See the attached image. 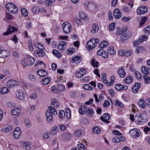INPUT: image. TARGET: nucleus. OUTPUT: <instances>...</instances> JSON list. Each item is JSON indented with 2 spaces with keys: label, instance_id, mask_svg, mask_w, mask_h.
<instances>
[{
  "label": "nucleus",
  "instance_id": "nucleus-1",
  "mask_svg": "<svg viewBox=\"0 0 150 150\" xmlns=\"http://www.w3.org/2000/svg\"><path fill=\"white\" fill-rule=\"evenodd\" d=\"M50 107H48L46 112V116L48 121H52L53 115H54L57 114V112L55 108H58L59 105V103L56 99L52 100Z\"/></svg>",
  "mask_w": 150,
  "mask_h": 150
},
{
  "label": "nucleus",
  "instance_id": "nucleus-2",
  "mask_svg": "<svg viewBox=\"0 0 150 150\" xmlns=\"http://www.w3.org/2000/svg\"><path fill=\"white\" fill-rule=\"evenodd\" d=\"M100 42L98 38H93L87 42L86 46L88 50H90L95 47Z\"/></svg>",
  "mask_w": 150,
  "mask_h": 150
},
{
  "label": "nucleus",
  "instance_id": "nucleus-3",
  "mask_svg": "<svg viewBox=\"0 0 150 150\" xmlns=\"http://www.w3.org/2000/svg\"><path fill=\"white\" fill-rule=\"evenodd\" d=\"M35 62V58L32 57H25L23 61H21L22 64L25 66H29L32 65Z\"/></svg>",
  "mask_w": 150,
  "mask_h": 150
},
{
  "label": "nucleus",
  "instance_id": "nucleus-4",
  "mask_svg": "<svg viewBox=\"0 0 150 150\" xmlns=\"http://www.w3.org/2000/svg\"><path fill=\"white\" fill-rule=\"evenodd\" d=\"M6 9L10 12L15 13L18 11V8L12 3H8L6 6Z\"/></svg>",
  "mask_w": 150,
  "mask_h": 150
},
{
  "label": "nucleus",
  "instance_id": "nucleus-5",
  "mask_svg": "<svg viewBox=\"0 0 150 150\" xmlns=\"http://www.w3.org/2000/svg\"><path fill=\"white\" fill-rule=\"evenodd\" d=\"M63 30L64 33L67 34L69 33L71 30V25L68 22H65L62 25Z\"/></svg>",
  "mask_w": 150,
  "mask_h": 150
},
{
  "label": "nucleus",
  "instance_id": "nucleus-6",
  "mask_svg": "<svg viewBox=\"0 0 150 150\" xmlns=\"http://www.w3.org/2000/svg\"><path fill=\"white\" fill-rule=\"evenodd\" d=\"M129 133L133 138L137 137L140 135V131L138 129H131Z\"/></svg>",
  "mask_w": 150,
  "mask_h": 150
},
{
  "label": "nucleus",
  "instance_id": "nucleus-7",
  "mask_svg": "<svg viewBox=\"0 0 150 150\" xmlns=\"http://www.w3.org/2000/svg\"><path fill=\"white\" fill-rule=\"evenodd\" d=\"M132 52L131 50H121L119 51L118 53L122 56L127 57L131 55Z\"/></svg>",
  "mask_w": 150,
  "mask_h": 150
},
{
  "label": "nucleus",
  "instance_id": "nucleus-8",
  "mask_svg": "<svg viewBox=\"0 0 150 150\" xmlns=\"http://www.w3.org/2000/svg\"><path fill=\"white\" fill-rule=\"evenodd\" d=\"M86 73V70L83 68H81L80 70L76 71L75 73V76L77 78L82 77Z\"/></svg>",
  "mask_w": 150,
  "mask_h": 150
},
{
  "label": "nucleus",
  "instance_id": "nucleus-9",
  "mask_svg": "<svg viewBox=\"0 0 150 150\" xmlns=\"http://www.w3.org/2000/svg\"><path fill=\"white\" fill-rule=\"evenodd\" d=\"M145 115L144 114H140L139 115H136L135 117L136 122L138 123L141 122H144L146 121V118H144Z\"/></svg>",
  "mask_w": 150,
  "mask_h": 150
},
{
  "label": "nucleus",
  "instance_id": "nucleus-10",
  "mask_svg": "<svg viewBox=\"0 0 150 150\" xmlns=\"http://www.w3.org/2000/svg\"><path fill=\"white\" fill-rule=\"evenodd\" d=\"M19 85L18 81L13 79L9 80L7 83V85L9 88H12L17 86Z\"/></svg>",
  "mask_w": 150,
  "mask_h": 150
},
{
  "label": "nucleus",
  "instance_id": "nucleus-11",
  "mask_svg": "<svg viewBox=\"0 0 150 150\" xmlns=\"http://www.w3.org/2000/svg\"><path fill=\"white\" fill-rule=\"evenodd\" d=\"M13 133V137L14 138L16 139H19L21 134L20 128L19 127H16Z\"/></svg>",
  "mask_w": 150,
  "mask_h": 150
},
{
  "label": "nucleus",
  "instance_id": "nucleus-12",
  "mask_svg": "<svg viewBox=\"0 0 150 150\" xmlns=\"http://www.w3.org/2000/svg\"><path fill=\"white\" fill-rule=\"evenodd\" d=\"M17 29L11 26H9L8 30L5 32L4 33L3 35H8L13 32H15L17 31Z\"/></svg>",
  "mask_w": 150,
  "mask_h": 150
},
{
  "label": "nucleus",
  "instance_id": "nucleus-13",
  "mask_svg": "<svg viewBox=\"0 0 150 150\" xmlns=\"http://www.w3.org/2000/svg\"><path fill=\"white\" fill-rule=\"evenodd\" d=\"M103 117L102 116H101V120L107 123H109V121L108 120H109L110 118L111 117L110 115L108 113H105L103 114Z\"/></svg>",
  "mask_w": 150,
  "mask_h": 150
},
{
  "label": "nucleus",
  "instance_id": "nucleus-14",
  "mask_svg": "<svg viewBox=\"0 0 150 150\" xmlns=\"http://www.w3.org/2000/svg\"><path fill=\"white\" fill-rule=\"evenodd\" d=\"M16 94L17 98L20 100H23L25 98V94L22 91H17L16 93Z\"/></svg>",
  "mask_w": 150,
  "mask_h": 150
},
{
  "label": "nucleus",
  "instance_id": "nucleus-15",
  "mask_svg": "<svg viewBox=\"0 0 150 150\" xmlns=\"http://www.w3.org/2000/svg\"><path fill=\"white\" fill-rule=\"evenodd\" d=\"M117 72L119 76L122 78L124 77L126 74L123 67L119 68Z\"/></svg>",
  "mask_w": 150,
  "mask_h": 150
},
{
  "label": "nucleus",
  "instance_id": "nucleus-16",
  "mask_svg": "<svg viewBox=\"0 0 150 150\" xmlns=\"http://www.w3.org/2000/svg\"><path fill=\"white\" fill-rule=\"evenodd\" d=\"M9 55V52L6 50L2 49L0 53V57L6 58Z\"/></svg>",
  "mask_w": 150,
  "mask_h": 150
},
{
  "label": "nucleus",
  "instance_id": "nucleus-17",
  "mask_svg": "<svg viewBox=\"0 0 150 150\" xmlns=\"http://www.w3.org/2000/svg\"><path fill=\"white\" fill-rule=\"evenodd\" d=\"M115 88L118 91H122L123 90H126L127 89L128 87L126 85H122L118 83L115 86Z\"/></svg>",
  "mask_w": 150,
  "mask_h": 150
},
{
  "label": "nucleus",
  "instance_id": "nucleus-18",
  "mask_svg": "<svg viewBox=\"0 0 150 150\" xmlns=\"http://www.w3.org/2000/svg\"><path fill=\"white\" fill-rule=\"evenodd\" d=\"M34 54L38 57H43L45 56V53L42 50H36L34 52Z\"/></svg>",
  "mask_w": 150,
  "mask_h": 150
},
{
  "label": "nucleus",
  "instance_id": "nucleus-19",
  "mask_svg": "<svg viewBox=\"0 0 150 150\" xmlns=\"http://www.w3.org/2000/svg\"><path fill=\"white\" fill-rule=\"evenodd\" d=\"M141 86V84L140 83H137L132 88V90L133 93H135L138 92Z\"/></svg>",
  "mask_w": 150,
  "mask_h": 150
},
{
  "label": "nucleus",
  "instance_id": "nucleus-20",
  "mask_svg": "<svg viewBox=\"0 0 150 150\" xmlns=\"http://www.w3.org/2000/svg\"><path fill=\"white\" fill-rule=\"evenodd\" d=\"M115 17L116 18H120L122 16V14L118 9H115L113 13Z\"/></svg>",
  "mask_w": 150,
  "mask_h": 150
},
{
  "label": "nucleus",
  "instance_id": "nucleus-21",
  "mask_svg": "<svg viewBox=\"0 0 150 150\" xmlns=\"http://www.w3.org/2000/svg\"><path fill=\"white\" fill-rule=\"evenodd\" d=\"M87 108V106L86 105H84L83 107L82 105L81 106L79 110V113L81 115L86 113Z\"/></svg>",
  "mask_w": 150,
  "mask_h": 150
},
{
  "label": "nucleus",
  "instance_id": "nucleus-22",
  "mask_svg": "<svg viewBox=\"0 0 150 150\" xmlns=\"http://www.w3.org/2000/svg\"><path fill=\"white\" fill-rule=\"evenodd\" d=\"M37 73L38 75L42 77L46 76L47 75V72L45 70L42 69L38 71Z\"/></svg>",
  "mask_w": 150,
  "mask_h": 150
},
{
  "label": "nucleus",
  "instance_id": "nucleus-23",
  "mask_svg": "<svg viewBox=\"0 0 150 150\" xmlns=\"http://www.w3.org/2000/svg\"><path fill=\"white\" fill-rule=\"evenodd\" d=\"M67 44V43L65 41H61L58 45V49L61 51H63L64 48V47Z\"/></svg>",
  "mask_w": 150,
  "mask_h": 150
},
{
  "label": "nucleus",
  "instance_id": "nucleus-24",
  "mask_svg": "<svg viewBox=\"0 0 150 150\" xmlns=\"http://www.w3.org/2000/svg\"><path fill=\"white\" fill-rule=\"evenodd\" d=\"M141 71L144 74L148 75L150 73V69L149 68H146L145 66H143L141 68Z\"/></svg>",
  "mask_w": 150,
  "mask_h": 150
},
{
  "label": "nucleus",
  "instance_id": "nucleus-25",
  "mask_svg": "<svg viewBox=\"0 0 150 150\" xmlns=\"http://www.w3.org/2000/svg\"><path fill=\"white\" fill-rule=\"evenodd\" d=\"M21 113V110L18 108L13 109L11 111V113L14 115L19 116Z\"/></svg>",
  "mask_w": 150,
  "mask_h": 150
},
{
  "label": "nucleus",
  "instance_id": "nucleus-26",
  "mask_svg": "<svg viewBox=\"0 0 150 150\" xmlns=\"http://www.w3.org/2000/svg\"><path fill=\"white\" fill-rule=\"evenodd\" d=\"M13 129V126H10L3 127L2 129V130L4 132L8 133L12 131Z\"/></svg>",
  "mask_w": 150,
  "mask_h": 150
},
{
  "label": "nucleus",
  "instance_id": "nucleus-27",
  "mask_svg": "<svg viewBox=\"0 0 150 150\" xmlns=\"http://www.w3.org/2000/svg\"><path fill=\"white\" fill-rule=\"evenodd\" d=\"M92 30L91 33L93 34L96 33L99 30V27L98 25L94 24L92 25Z\"/></svg>",
  "mask_w": 150,
  "mask_h": 150
},
{
  "label": "nucleus",
  "instance_id": "nucleus-28",
  "mask_svg": "<svg viewBox=\"0 0 150 150\" xmlns=\"http://www.w3.org/2000/svg\"><path fill=\"white\" fill-rule=\"evenodd\" d=\"M62 137L64 140H69L71 139V135L69 133H66L63 134L62 136Z\"/></svg>",
  "mask_w": 150,
  "mask_h": 150
},
{
  "label": "nucleus",
  "instance_id": "nucleus-29",
  "mask_svg": "<svg viewBox=\"0 0 150 150\" xmlns=\"http://www.w3.org/2000/svg\"><path fill=\"white\" fill-rule=\"evenodd\" d=\"M81 59L80 57L74 56L72 58V62L78 63L81 61Z\"/></svg>",
  "mask_w": 150,
  "mask_h": 150
},
{
  "label": "nucleus",
  "instance_id": "nucleus-30",
  "mask_svg": "<svg viewBox=\"0 0 150 150\" xmlns=\"http://www.w3.org/2000/svg\"><path fill=\"white\" fill-rule=\"evenodd\" d=\"M139 106L142 108H145L146 107L145 101L143 98H141L140 99L138 102Z\"/></svg>",
  "mask_w": 150,
  "mask_h": 150
},
{
  "label": "nucleus",
  "instance_id": "nucleus-31",
  "mask_svg": "<svg viewBox=\"0 0 150 150\" xmlns=\"http://www.w3.org/2000/svg\"><path fill=\"white\" fill-rule=\"evenodd\" d=\"M133 81V79L131 76H127L124 79V82L127 84H130Z\"/></svg>",
  "mask_w": 150,
  "mask_h": 150
},
{
  "label": "nucleus",
  "instance_id": "nucleus-32",
  "mask_svg": "<svg viewBox=\"0 0 150 150\" xmlns=\"http://www.w3.org/2000/svg\"><path fill=\"white\" fill-rule=\"evenodd\" d=\"M108 51L109 54L110 55H114L116 53V52L114 50V48L112 46L109 47L108 49Z\"/></svg>",
  "mask_w": 150,
  "mask_h": 150
},
{
  "label": "nucleus",
  "instance_id": "nucleus-33",
  "mask_svg": "<svg viewBox=\"0 0 150 150\" xmlns=\"http://www.w3.org/2000/svg\"><path fill=\"white\" fill-rule=\"evenodd\" d=\"M50 78L49 77H47L42 79V83L44 85H47L50 83Z\"/></svg>",
  "mask_w": 150,
  "mask_h": 150
},
{
  "label": "nucleus",
  "instance_id": "nucleus-34",
  "mask_svg": "<svg viewBox=\"0 0 150 150\" xmlns=\"http://www.w3.org/2000/svg\"><path fill=\"white\" fill-rule=\"evenodd\" d=\"M108 45V43L106 41H103L99 45V46L101 48L105 47Z\"/></svg>",
  "mask_w": 150,
  "mask_h": 150
},
{
  "label": "nucleus",
  "instance_id": "nucleus-35",
  "mask_svg": "<svg viewBox=\"0 0 150 150\" xmlns=\"http://www.w3.org/2000/svg\"><path fill=\"white\" fill-rule=\"evenodd\" d=\"M58 130L57 127L56 125H55L52 128L51 133L52 134L55 135L57 133Z\"/></svg>",
  "mask_w": 150,
  "mask_h": 150
},
{
  "label": "nucleus",
  "instance_id": "nucleus-36",
  "mask_svg": "<svg viewBox=\"0 0 150 150\" xmlns=\"http://www.w3.org/2000/svg\"><path fill=\"white\" fill-rule=\"evenodd\" d=\"M52 54L58 58H60L62 57L61 54L58 51L55 50L53 51Z\"/></svg>",
  "mask_w": 150,
  "mask_h": 150
},
{
  "label": "nucleus",
  "instance_id": "nucleus-37",
  "mask_svg": "<svg viewBox=\"0 0 150 150\" xmlns=\"http://www.w3.org/2000/svg\"><path fill=\"white\" fill-rule=\"evenodd\" d=\"M144 6L139 7L137 10V13L139 15L144 14Z\"/></svg>",
  "mask_w": 150,
  "mask_h": 150
},
{
  "label": "nucleus",
  "instance_id": "nucleus-38",
  "mask_svg": "<svg viewBox=\"0 0 150 150\" xmlns=\"http://www.w3.org/2000/svg\"><path fill=\"white\" fill-rule=\"evenodd\" d=\"M115 105L120 108L124 107V104L121 102L120 101L118 100H116L115 101Z\"/></svg>",
  "mask_w": 150,
  "mask_h": 150
},
{
  "label": "nucleus",
  "instance_id": "nucleus-39",
  "mask_svg": "<svg viewBox=\"0 0 150 150\" xmlns=\"http://www.w3.org/2000/svg\"><path fill=\"white\" fill-rule=\"evenodd\" d=\"M83 87L85 89L91 91L93 90V87H91L90 85L87 84H85L83 86Z\"/></svg>",
  "mask_w": 150,
  "mask_h": 150
},
{
  "label": "nucleus",
  "instance_id": "nucleus-40",
  "mask_svg": "<svg viewBox=\"0 0 150 150\" xmlns=\"http://www.w3.org/2000/svg\"><path fill=\"white\" fill-rule=\"evenodd\" d=\"M79 16L83 20H85L88 19V18L87 16V15L85 13L82 12L80 13L79 14Z\"/></svg>",
  "mask_w": 150,
  "mask_h": 150
},
{
  "label": "nucleus",
  "instance_id": "nucleus-41",
  "mask_svg": "<svg viewBox=\"0 0 150 150\" xmlns=\"http://www.w3.org/2000/svg\"><path fill=\"white\" fill-rule=\"evenodd\" d=\"M92 132L95 133L99 134L100 133V131L99 127H96L93 128Z\"/></svg>",
  "mask_w": 150,
  "mask_h": 150
},
{
  "label": "nucleus",
  "instance_id": "nucleus-42",
  "mask_svg": "<svg viewBox=\"0 0 150 150\" xmlns=\"http://www.w3.org/2000/svg\"><path fill=\"white\" fill-rule=\"evenodd\" d=\"M107 75L105 73H103L102 74V77H101V79L102 80L103 82L105 83V84H107V83H108V81L106 79V76Z\"/></svg>",
  "mask_w": 150,
  "mask_h": 150
},
{
  "label": "nucleus",
  "instance_id": "nucleus-43",
  "mask_svg": "<svg viewBox=\"0 0 150 150\" xmlns=\"http://www.w3.org/2000/svg\"><path fill=\"white\" fill-rule=\"evenodd\" d=\"M96 8V5L92 3H90L88 5V8L91 11H93Z\"/></svg>",
  "mask_w": 150,
  "mask_h": 150
},
{
  "label": "nucleus",
  "instance_id": "nucleus-44",
  "mask_svg": "<svg viewBox=\"0 0 150 150\" xmlns=\"http://www.w3.org/2000/svg\"><path fill=\"white\" fill-rule=\"evenodd\" d=\"M144 50V47L143 46L137 47L136 49V53L138 54Z\"/></svg>",
  "mask_w": 150,
  "mask_h": 150
},
{
  "label": "nucleus",
  "instance_id": "nucleus-45",
  "mask_svg": "<svg viewBox=\"0 0 150 150\" xmlns=\"http://www.w3.org/2000/svg\"><path fill=\"white\" fill-rule=\"evenodd\" d=\"M1 91L2 94H4L8 93L9 91V90L7 88L4 87L1 88Z\"/></svg>",
  "mask_w": 150,
  "mask_h": 150
},
{
  "label": "nucleus",
  "instance_id": "nucleus-46",
  "mask_svg": "<svg viewBox=\"0 0 150 150\" xmlns=\"http://www.w3.org/2000/svg\"><path fill=\"white\" fill-rule=\"evenodd\" d=\"M147 39V36L146 35H144L140 37L139 39V41H140L141 42H142L144 41H146Z\"/></svg>",
  "mask_w": 150,
  "mask_h": 150
},
{
  "label": "nucleus",
  "instance_id": "nucleus-47",
  "mask_svg": "<svg viewBox=\"0 0 150 150\" xmlns=\"http://www.w3.org/2000/svg\"><path fill=\"white\" fill-rule=\"evenodd\" d=\"M91 64L93 67L97 68L98 66V61L96 62V60L94 59H92Z\"/></svg>",
  "mask_w": 150,
  "mask_h": 150
},
{
  "label": "nucleus",
  "instance_id": "nucleus-48",
  "mask_svg": "<svg viewBox=\"0 0 150 150\" xmlns=\"http://www.w3.org/2000/svg\"><path fill=\"white\" fill-rule=\"evenodd\" d=\"M35 46L38 48L42 50H45V48L40 43H38L35 44Z\"/></svg>",
  "mask_w": 150,
  "mask_h": 150
},
{
  "label": "nucleus",
  "instance_id": "nucleus-49",
  "mask_svg": "<svg viewBox=\"0 0 150 150\" xmlns=\"http://www.w3.org/2000/svg\"><path fill=\"white\" fill-rule=\"evenodd\" d=\"M81 123L87 125L89 124V122L88 120L86 118H82L81 120Z\"/></svg>",
  "mask_w": 150,
  "mask_h": 150
},
{
  "label": "nucleus",
  "instance_id": "nucleus-50",
  "mask_svg": "<svg viewBox=\"0 0 150 150\" xmlns=\"http://www.w3.org/2000/svg\"><path fill=\"white\" fill-rule=\"evenodd\" d=\"M57 89L60 91H63L65 89V87L63 85L59 84L57 86Z\"/></svg>",
  "mask_w": 150,
  "mask_h": 150
},
{
  "label": "nucleus",
  "instance_id": "nucleus-51",
  "mask_svg": "<svg viewBox=\"0 0 150 150\" xmlns=\"http://www.w3.org/2000/svg\"><path fill=\"white\" fill-rule=\"evenodd\" d=\"M115 77L114 76H112L111 77V81L110 82L107 83V85L108 86H111L113 84V83L114 81Z\"/></svg>",
  "mask_w": 150,
  "mask_h": 150
},
{
  "label": "nucleus",
  "instance_id": "nucleus-52",
  "mask_svg": "<svg viewBox=\"0 0 150 150\" xmlns=\"http://www.w3.org/2000/svg\"><path fill=\"white\" fill-rule=\"evenodd\" d=\"M75 52V49L74 48H69L68 50L67 51V54L68 55H71Z\"/></svg>",
  "mask_w": 150,
  "mask_h": 150
},
{
  "label": "nucleus",
  "instance_id": "nucleus-53",
  "mask_svg": "<svg viewBox=\"0 0 150 150\" xmlns=\"http://www.w3.org/2000/svg\"><path fill=\"white\" fill-rule=\"evenodd\" d=\"M88 113L90 115H92L94 113L93 109L92 108H87L86 113Z\"/></svg>",
  "mask_w": 150,
  "mask_h": 150
},
{
  "label": "nucleus",
  "instance_id": "nucleus-54",
  "mask_svg": "<svg viewBox=\"0 0 150 150\" xmlns=\"http://www.w3.org/2000/svg\"><path fill=\"white\" fill-rule=\"evenodd\" d=\"M143 77L144 80V82L146 83H149L150 82V78L146 75H144Z\"/></svg>",
  "mask_w": 150,
  "mask_h": 150
},
{
  "label": "nucleus",
  "instance_id": "nucleus-55",
  "mask_svg": "<svg viewBox=\"0 0 150 150\" xmlns=\"http://www.w3.org/2000/svg\"><path fill=\"white\" fill-rule=\"evenodd\" d=\"M147 18L146 17H143L141 18V21L140 23V25L142 26L145 23V21L147 20Z\"/></svg>",
  "mask_w": 150,
  "mask_h": 150
},
{
  "label": "nucleus",
  "instance_id": "nucleus-56",
  "mask_svg": "<svg viewBox=\"0 0 150 150\" xmlns=\"http://www.w3.org/2000/svg\"><path fill=\"white\" fill-rule=\"evenodd\" d=\"M21 11L23 16H27L28 13L27 10L25 8H22Z\"/></svg>",
  "mask_w": 150,
  "mask_h": 150
},
{
  "label": "nucleus",
  "instance_id": "nucleus-57",
  "mask_svg": "<svg viewBox=\"0 0 150 150\" xmlns=\"http://www.w3.org/2000/svg\"><path fill=\"white\" fill-rule=\"evenodd\" d=\"M6 105L8 107L11 108H13V107L15 106L16 104L15 103L12 102H8L7 103Z\"/></svg>",
  "mask_w": 150,
  "mask_h": 150
},
{
  "label": "nucleus",
  "instance_id": "nucleus-58",
  "mask_svg": "<svg viewBox=\"0 0 150 150\" xmlns=\"http://www.w3.org/2000/svg\"><path fill=\"white\" fill-rule=\"evenodd\" d=\"M65 113L64 111H60L59 114V117L61 119H63L65 115Z\"/></svg>",
  "mask_w": 150,
  "mask_h": 150
},
{
  "label": "nucleus",
  "instance_id": "nucleus-59",
  "mask_svg": "<svg viewBox=\"0 0 150 150\" xmlns=\"http://www.w3.org/2000/svg\"><path fill=\"white\" fill-rule=\"evenodd\" d=\"M55 1V0H47L46 2V5L48 6L51 5Z\"/></svg>",
  "mask_w": 150,
  "mask_h": 150
},
{
  "label": "nucleus",
  "instance_id": "nucleus-60",
  "mask_svg": "<svg viewBox=\"0 0 150 150\" xmlns=\"http://www.w3.org/2000/svg\"><path fill=\"white\" fill-rule=\"evenodd\" d=\"M28 42V47L30 50L33 51V47L32 44V41L31 40H29Z\"/></svg>",
  "mask_w": 150,
  "mask_h": 150
},
{
  "label": "nucleus",
  "instance_id": "nucleus-61",
  "mask_svg": "<svg viewBox=\"0 0 150 150\" xmlns=\"http://www.w3.org/2000/svg\"><path fill=\"white\" fill-rule=\"evenodd\" d=\"M110 103L109 100H105L103 104V106L104 107H107L108 106H110Z\"/></svg>",
  "mask_w": 150,
  "mask_h": 150
},
{
  "label": "nucleus",
  "instance_id": "nucleus-62",
  "mask_svg": "<svg viewBox=\"0 0 150 150\" xmlns=\"http://www.w3.org/2000/svg\"><path fill=\"white\" fill-rule=\"evenodd\" d=\"M135 76L136 78L137 79H140L141 78L142 75L140 72L138 71H136L135 73Z\"/></svg>",
  "mask_w": 150,
  "mask_h": 150
},
{
  "label": "nucleus",
  "instance_id": "nucleus-63",
  "mask_svg": "<svg viewBox=\"0 0 150 150\" xmlns=\"http://www.w3.org/2000/svg\"><path fill=\"white\" fill-rule=\"evenodd\" d=\"M145 32L146 34L150 33V25H149L144 28Z\"/></svg>",
  "mask_w": 150,
  "mask_h": 150
},
{
  "label": "nucleus",
  "instance_id": "nucleus-64",
  "mask_svg": "<svg viewBox=\"0 0 150 150\" xmlns=\"http://www.w3.org/2000/svg\"><path fill=\"white\" fill-rule=\"evenodd\" d=\"M120 138L119 137H116L112 139V141L115 143H117L120 142Z\"/></svg>",
  "mask_w": 150,
  "mask_h": 150
}]
</instances>
